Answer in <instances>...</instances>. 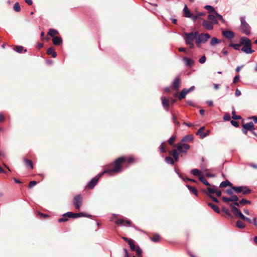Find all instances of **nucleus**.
<instances>
[{
	"instance_id": "35",
	"label": "nucleus",
	"mask_w": 257,
	"mask_h": 257,
	"mask_svg": "<svg viewBox=\"0 0 257 257\" xmlns=\"http://www.w3.org/2000/svg\"><path fill=\"white\" fill-rule=\"evenodd\" d=\"M191 173L193 175H198V177L200 176V175H203L201 172L197 169H192Z\"/></svg>"
},
{
	"instance_id": "28",
	"label": "nucleus",
	"mask_w": 257,
	"mask_h": 257,
	"mask_svg": "<svg viewBox=\"0 0 257 257\" xmlns=\"http://www.w3.org/2000/svg\"><path fill=\"white\" fill-rule=\"evenodd\" d=\"M65 215H67L69 218H76L78 217V213H73L72 212H67L65 213Z\"/></svg>"
},
{
	"instance_id": "5",
	"label": "nucleus",
	"mask_w": 257,
	"mask_h": 257,
	"mask_svg": "<svg viewBox=\"0 0 257 257\" xmlns=\"http://www.w3.org/2000/svg\"><path fill=\"white\" fill-rule=\"evenodd\" d=\"M82 197L81 195H77L74 197L73 199V203L75 208L79 209L82 204Z\"/></svg>"
},
{
	"instance_id": "38",
	"label": "nucleus",
	"mask_w": 257,
	"mask_h": 257,
	"mask_svg": "<svg viewBox=\"0 0 257 257\" xmlns=\"http://www.w3.org/2000/svg\"><path fill=\"white\" fill-rule=\"evenodd\" d=\"M220 43V41L215 37H213L211 38L210 41V45L211 46H214L215 44H218Z\"/></svg>"
},
{
	"instance_id": "27",
	"label": "nucleus",
	"mask_w": 257,
	"mask_h": 257,
	"mask_svg": "<svg viewBox=\"0 0 257 257\" xmlns=\"http://www.w3.org/2000/svg\"><path fill=\"white\" fill-rule=\"evenodd\" d=\"M243 186H232V189L236 193H239L243 190Z\"/></svg>"
},
{
	"instance_id": "33",
	"label": "nucleus",
	"mask_w": 257,
	"mask_h": 257,
	"mask_svg": "<svg viewBox=\"0 0 257 257\" xmlns=\"http://www.w3.org/2000/svg\"><path fill=\"white\" fill-rule=\"evenodd\" d=\"M243 190L241 191L243 195H247L251 192V190L247 186H243Z\"/></svg>"
},
{
	"instance_id": "62",
	"label": "nucleus",
	"mask_w": 257,
	"mask_h": 257,
	"mask_svg": "<svg viewBox=\"0 0 257 257\" xmlns=\"http://www.w3.org/2000/svg\"><path fill=\"white\" fill-rule=\"evenodd\" d=\"M195 87L194 86H192L189 89L186 88V91L187 92V94L192 91H193L195 89Z\"/></svg>"
},
{
	"instance_id": "56",
	"label": "nucleus",
	"mask_w": 257,
	"mask_h": 257,
	"mask_svg": "<svg viewBox=\"0 0 257 257\" xmlns=\"http://www.w3.org/2000/svg\"><path fill=\"white\" fill-rule=\"evenodd\" d=\"M235 216L236 217L240 218L242 220H244V219L245 217V216L242 214V213L240 211L237 214V215Z\"/></svg>"
},
{
	"instance_id": "34",
	"label": "nucleus",
	"mask_w": 257,
	"mask_h": 257,
	"mask_svg": "<svg viewBox=\"0 0 257 257\" xmlns=\"http://www.w3.org/2000/svg\"><path fill=\"white\" fill-rule=\"evenodd\" d=\"M205 15L204 13H201V12H197L196 15H192V20L194 22L197 19H198L201 16H203Z\"/></svg>"
},
{
	"instance_id": "15",
	"label": "nucleus",
	"mask_w": 257,
	"mask_h": 257,
	"mask_svg": "<svg viewBox=\"0 0 257 257\" xmlns=\"http://www.w3.org/2000/svg\"><path fill=\"white\" fill-rule=\"evenodd\" d=\"M180 79L179 77H176L172 83V86L175 89H178L180 86Z\"/></svg>"
},
{
	"instance_id": "12",
	"label": "nucleus",
	"mask_w": 257,
	"mask_h": 257,
	"mask_svg": "<svg viewBox=\"0 0 257 257\" xmlns=\"http://www.w3.org/2000/svg\"><path fill=\"white\" fill-rule=\"evenodd\" d=\"M242 127L244 128H246L247 130L251 132L252 131H254L255 130V127L253 124V123L252 121H250L248 123L243 124Z\"/></svg>"
},
{
	"instance_id": "45",
	"label": "nucleus",
	"mask_w": 257,
	"mask_h": 257,
	"mask_svg": "<svg viewBox=\"0 0 257 257\" xmlns=\"http://www.w3.org/2000/svg\"><path fill=\"white\" fill-rule=\"evenodd\" d=\"M214 14L215 15V16H216L218 20L221 21L223 23H225V20L221 15H220L217 12H214Z\"/></svg>"
},
{
	"instance_id": "2",
	"label": "nucleus",
	"mask_w": 257,
	"mask_h": 257,
	"mask_svg": "<svg viewBox=\"0 0 257 257\" xmlns=\"http://www.w3.org/2000/svg\"><path fill=\"white\" fill-rule=\"evenodd\" d=\"M240 29L241 32L246 35H248L250 33V27L245 21V17L241 16L240 18Z\"/></svg>"
},
{
	"instance_id": "55",
	"label": "nucleus",
	"mask_w": 257,
	"mask_h": 257,
	"mask_svg": "<svg viewBox=\"0 0 257 257\" xmlns=\"http://www.w3.org/2000/svg\"><path fill=\"white\" fill-rule=\"evenodd\" d=\"M223 119L225 121H229L230 119V115L228 113H226L224 115Z\"/></svg>"
},
{
	"instance_id": "59",
	"label": "nucleus",
	"mask_w": 257,
	"mask_h": 257,
	"mask_svg": "<svg viewBox=\"0 0 257 257\" xmlns=\"http://www.w3.org/2000/svg\"><path fill=\"white\" fill-rule=\"evenodd\" d=\"M230 123L232 125L235 126V127H238L239 126V124H238V123L237 121L234 120H231L230 121Z\"/></svg>"
},
{
	"instance_id": "3",
	"label": "nucleus",
	"mask_w": 257,
	"mask_h": 257,
	"mask_svg": "<svg viewBox=\"0 0 257 257\" xmlns=\"http://www.w3.org/2000/svg\"><path fill=\"white\" fill-rule=\"evenodd\" d=\"M198 35V32H190L185 34L184 40L186 44H191L197 38Z\"/></svg>"
},
{
	"instance_id": "21",
	"label": "nucleus",
	"mask_w": 257,
	"mask_h": 257,
	"mask_svg": "<svg viewBox=\"0 0 257 257\" xmlns=\"http://www.w3.org/2000/svg\"><path fill=\"white\" fill-rule=\"evenodd\" d=\"M186 187L188 188L190 192H191L192 193L194 194L195 196H198V193L197 189L195 187L193 186H191L188 184H186Z\"/></svg>"
},
{
	"instance_id": "58",
	"label": "nucleus",
	"mask_w": 257,
	"mask_h": 257,
	"mask_svg": "<svg viewBox=\"0 0 257 257\" xmlns=\"http://www.w3.org/2000/svg\"><path fill=\"white\" fill-rule=\"evenodd\" d=\"M206 59V57L205 56H203L199 59V62L201 64H203L205 62Z\"/></svg>"
},
{
	"instance_id": "6",
	"label": "nucleus",
	"mask_w": 257,
	"mask_h": 257,
	"mask_svg": "<svg viewBox=\"0 0 257 257\" xmlns=\"http://www.w3.org/2000/svg\"><path fill=\"white\" fill-rule=\"evenodd\" d=\"M161 99L163 108L166 111H169V107L170 106L169 100L164 97H161Z\"/></svg>"
},
{
	"instance_id": "17",
	"label": "nucleus",
	"mask_w": 257,
	"mask_h": 257,
	"mask_svg": "<svg viewBox=\"0 0 257 257\" xmlns=\"http://www.w3.org/2000/svg\"><path fill=\"white\" fill-rule=\"evenodd\" d=\"M174 159V161L178 162L179 160V153L176 150H173L170 153Z\"/></svg>"
},
{
	"instance_id": "7",
	"label": "nucleus",
	"mask_w": 257,
	"mask_h": 257,
	"mask_svg": "<svg viewBox=\"0 0 257 257\" xmlns=\"http://www.w3.org/2000/svg\"><path fill=\"white\" fill-rule=\"evenodd\" d=\"M222 199L225 202H234L237 201L238 200V197L236 195L232 194L230 197L222 196Z\"/></svg>"
},
{
	"instance_id": "32",
	"label": "nucleus",
	"mask_w": 257,
	"mask_h": 257,
	"mask_svg": "<svg viewBox=\"0 0 257 257\" xmlns=\"http://www.w3.org/2000/svg\"><path fill=\"white\" fill-rule=\"evenodd\" d=\"M236 226L240 229H243L245 227V224L240 220H237L236 223Z\"/></svg>"
},
{
	"instance_id": "4",
	"label": "nucleus",
	"mask_w": 257,
	"mask_h": 257,
	"mask_svg": "<svg viewBox=\"0 0 257 257\" xmlns=\"http://www.w3.org/2000/svg\"><path fill=\"white\" fill-rule=\"evenodd\" d=\"M177 148V151L179 154H186L187 152V150L190 149V146L186 144H178L176 145Z\"/></svg>"
},
{
	"instance_id": "60",
	"label": "nucleus",
	"mask_w": 257,
	"mask_h": 257,
	"mask_svg": "<svg viewBox=\"0 0 257 257\" xmlns=\"http://www.w3.org/2000/svg\"><path fill=\"white\" fill-rule=\"evenodd\" d=\"M210 131L209 130H207L206 131V132H204V134L202 135V138L201 139H204V138H205L206 137L208 136L209 133H210Z\"/></svg>"
},
{
	"instance_id": "30",
	"label": "nucleus",
	"mask_w": 257,
	"mask_h": 257,
	"mask_svg": "<svg viewBox=\"0 0 257 257\" xmlns=\"http://www.w3.org/2000/svg\"><path fill=\"white\" fill-rule=\"evenodd\" d=\"M193 137L190 136V135H187L186 136H185L182 140H181V142H190V141H192L193 140Z\"/></svg>"
},
{
	"instance_id": "61",
	"label": "nucleus",
	"mask_w": 257,
	"mask_h": 257,
	"mask_svg": "<svg viewBox=\"0 0 257 257\" xmlns=\"http://www.w3.org/2000/svg\"><path fill=\"white\" fill-rule=\"evenodd\" d=\"M37 182L36 181H32L30 182L29 183V187L30 188H32L33 187H34L35 185H36L37 184Z\"/></svg>"
},
{
	"instance_id": "46",
	"label": "nucleus",
	"mask_w": 257,
	"mask_h": 257,
	"mask_svg": "<svg viewBox=\"0 0 257 257\" xmlns=\"http://www.w3.org/2000/svg\"><path fill=\"white\" fill-rule=\"evenodd\" d=\"M204 9H205L207 10H208L209 12H213V13H214V12H216L214 10V8L212 6H210V5H206L204 7Z\"/></svg>"
},
{
	"instance_id": "63",
	"label": "nucleus",
	"mask_w": 257,
	"mask_h": 257,
	"mask_svg": "<svg viewBox=\"0 0 257 257\" xmlns=\"http://www.w3.org/2000/svg\"><path fill=\"white\" fill-rule=\"evenodd\" d=\"M239 79V75H236L233 79V83H236Z\"/></svg>"
},
{
	"instance_id": "49",
	"label": "nucleus",
	"mask_w": 257,
	"mask_h": 257,
	"mask_svg": "<svg viewBox=\"0 0 257 257\" xmlns=\"http://www.w3.org/2000/svg\"><path fill=\"white\" fill-rule=\"evenodd\" d=\"M91 216H92L91 215L87 214L86 213H85L84 212H79V213H78V217H86L90 218Z\"/></svg>"
},
{
	"instance_id": "8",
	"label": "nucleus",
	"mask_w": 257,
	"mask_h": 257,
	"mask_svg": "<svg viewBox=\"0 0 257 257\" xmlns=\"http://www.w3.org/2000/svg\"><path fill=\"white\" fill-rule=\"evenodd\" d=\"M222 34L224 37L228 39H232L235 36L234 33L232 31L229 30L224 31L222 32Z\"/></svg>"
},
{
	"instance_id": "9",
	"label": "nucleus",
	"mask_w": 257,
	"mask_h": 257,
	"mask_svg": "<svg viewBox=\"0 0 257 257\" xmlns=\"http://www.w3.org/2000/svg\"><path fill=\"white\" fill-rule=\"evenodd\" d=\"M213 24L208 21L203 20L202 22V26L208 30H212L213 28Z\"/></svg>"
},
{
	"instance_id": "20",
	"label": "nucleus",
	"mask_w": 257,
	"mask_h": 257,
	"mask_svg": "<svg viewBox=\"0 0 257 257\" xmlns=\"http://www.w3.org/2000/svg\"><path fill=\"white\" fill-rule=\"evenodd\" d=\"M53 43L55 45H60L62 43V39L61 37H55L53 39Z\"/></svg>"
},
{
	"instance_id": "26",
	"label": "nucleus",
	"mask_w": 257,
	"mask_h": 257,
	"mask_svg": "<svg viewBox=\"0 0 257 257\" xmlns=\"http://www.w3.org/2000/svg\"><path fill=\"white\" fill-rule=\"evenodd\" d=\"M187 94V92L186 91V88L183 89L180 94V95L178 97L179 100H181L184 98Z\"/></svg>"
},
{
	"instance_id": "41",
	"label": "nucleus",
	"mask_w": 257,
	"mask_h": 257,
	"mask_svg": "<svg viewBox=\"0 0 257 257\" xmlns=\"http://www.w3.org/2000/svg\"><path fill=\"white\" fill-rule=\"evenodd\" d=\"M24 48L22 46H17L14 48V50L18 53H22Z\"/></svg>"
},
{
	"instance_id": "52",
	"label": "nucleus",
	"mask_w": 257,
	"mask_h": 257,
	"mask_svg": "<svg viewBox=\"0 0 257 257\" xmlns=\"http://www.w3.org/2000/svg\"><path fill=\"white\" fill-rule=\"evenodd\" d=\"M115 222L116 224H120L122 226H126V225L124 224V220L123 219H118Z\"/></svg>"
},
{
	"instance_id": "53",
	"label": "nucleus",
	"mask_w": 257,
	"mask_h": 257,
	"mask_svg": "<svg viewBox=\"0 0 257 257\" xmlns=\"http://www.w3.org/2000/svg\"><path fill=\"white\" fill-rule=\"evenodd\" d=\"M176 139V136H172L171 137H170L168 140V143L172 145Z\"/></svg>"
},
{
	"instance_id": "48",
	"label": "nucleus",
	"mask_w": 257,
	"mask_h": 257,
	"mask_svg": "<svg viewBox=\"0 0 257 257\" xmlns=\"http://www.w3.org/2000/svg\"><path fill=\"white\" fill-rule=\"evenodd\" d=\"M239 203L241 205H244V204H250L251 203V201H249V200H246V199H245L244 198H243V199H242L241 200H240Z\"/></svg>"
},
{
	"instance_id": "57",
	"label": "nucleus",
	"mask_w": 257,
	"mask_h": 257,
	"mask_svg": "<svg viewBox=\"0 0 257 257\" xmlns=\"http://www.w3.org/2000/svg\"><path fill=\"white\" fill-rule=\"evenodd\" d=\"M233 185L231 186L232 187ZM233 189L232 187L231 188L227 189L225 191V193H227L228 195H232L233 194Z\"/></svg>"
},
{
	"instance_id": "18",
	"label": "nucleus",
	"mask_w": 257,
	"mask_h": 257,
	"mask_svg": "<svg viewBox=\"0 0 257 257\" xmlns=\"http://www.w3.org/2000/svg\"><path fill=\"white\" fill-rule=\"evenodd\" d=\"M183 61L186 66H191L194 64V61L189 58L183 57Z\"/></svg>"
},
{
	"instance_id": "44",
	"label": "nucleus",
	"mask_w": 257,
	"mask_h": 257,
	"mask_svg": "<svg viewBox=\"0 0 257 257\" xmlns=\"http://www.w3.org/2000/svg\"><path fill=\"white\" fill-rule=\"evenodd\" d=\"M160 236L159 234H156L153 236L151 237L150 239L154 242H158L160 239Z\"/></svg>"
},
{
	"instance_id": "43",
	"label": "nucleus",
	"mask_w": 257,
	"mask_h": 257,
	"mask_svg": "<svg viewBox=\"0 0 257 257\" xmlns=\"http://www.w3.org/2000/svg\"><path fill=\"white\" fill-rule=\"evenodd\" d=\"M241 45L240 43L239 44H230L229 47L233 48L236 50H239V47Z\"/></svg>"
},
{
	"instance_id": "19",
	"label": "nucleus",
	"mask_w": 257,
	"mask_h": 257,
	"mask_svg": "<svg viewBox=\"0 0 257 257\" xmlns=\"http://www.w3.org/2000/svg\"><path fill=\"white\" fill-rule=\"evenodd\" d=\"M232 184L228 180H226L224 181H222L219 185V187L223 188L227 186H232Z\"/></svg>"
},
{
	"instance_id": "36",
	"label": "nucleus",
	"mask_w": 257,
	"mask_h": 257,
	"mask_svg": "<svg viewBox=\"0 0 257 257\" xmlns=\"http://www.w3.org/2000/svg\"><path fill=\"white\" fill-rule=\"evenodd\" d=\"M231 208V211L235 216L237 215V214L240 211L236 206L232 205H229Z\"/></svg>"
},
{
	"instance_id": "10",
	"label": "nucleus",
	"mask_w": 257,
	"mask_h": 257,
	"mask_svg": "<svg viewBox=\"0 0 257 257\" xmlns=\"http://www.w3.org/2000/svg\"><path fill=\"white\" fill-rule=\"evenodd\" d=\"M241 50L246 54H251L254 52V51L251 49V44L243 46Z\"/></svg>"
},
{
	"instance_id": "23",
	"label": "nucleus",
	"mask_w": 257,
	"mask_h": 257,
	"mask_svg": "<svg viewBox=\"0 0 257 257\" xmlns=\"http://www.w3.org/2000/svg\"><path fill=\"white\" fill-rule=\"evenodd\" d=\"M47 54L48 55H52V56L53 58H55L57 57V53L55 51V50L53 47H50L48 49Z\"/></svg>"
},
{
	"instance_id": "42",
	"label": "nucleus",
	"mask_w": 257,
	"mask_h": 257,
	"mask_svg": "<svg viewBox=\"0 0 257 257\" xmlns=\"http://www.w3.org/2000/svg\"><path fill=\"white\" fill-rule=\"evenodd\" d=\"M205 129L204 126L201 127L196 132V135L197 136H199L201 138H202V135L204 134L203 131Z\"/></svg>"
},
{
	"instance_id": "16",
	"label": "nucleus",
	"mask_w": 257,
	"mask_h": 257,
	"mask_svg": "<svg viewBox=\"0 0 257 257\" xmlns=\"http://www.w3.org/2000/svg\"><path fill=\"white\" fill-rule=\"evenodd\" d=\"M184 15L185 17L192 18V14L189 11L187 5H185L183 9Z\"/></svg>"
},
{
	"instance_id": "1",
	"label": "nucleus",
	"mask_w": 257,
	"mask_h": 257,
	"mask_svg": "<svg viewBox=\"0 0 257 257\" xmlns=\"http://www.w3.org/2000/svg\"><path fill=\"white\" fill-rule=\"evenodd\" d=\"M125 160H126V158L124 157H120L116 159L114 162L115 167L113 169H105L103 172L98 174L88 182L87 185V187L90 189H93L97 184L99 179L105 173H108L111 174L113 172H120L122 169L121 165Z\"/></svg>"
},
{
	"instance_id": "39",
	"label": "nucleus",
	"mask_w": 257,
	"mask_h": 257,
	"mask_svg": "<svg viewBox=\"0 0 257 257\" xmlns=\"http://www.w3.org/2000/svg\"><path fill=\"white\" fill-rule=\"evenodd\" d=\"M58 34V31L56 30L51 29L49 30L48 34L52 37H55L54 36Z\"/></svg>"
},
{
	"instance_id": "54",
	"label": "nucleus",
	"mask_w": 257,
	"mask_h": 257,
	"mask_svg": "<svg viewBox=\"0 0 257 257\" xmlns=\"http://www.w3.org/2000/svg\"><path fill=\"white\" fill-rule=\"evenodd\" d=\"M137 252V255L138 257H142V249L139 246H137L136 250H135Z\"/></svg>"
},
{
	"instance_id": "14",
	"label": "nucleus",
	"mask_w": 257,
	"mask_h": 257,
	"mask_svg": "<svg viewBox=\"0 0 257 257\" xmlns=\"http://www.w3.org/2000/svg\"><path fill=\"white\" fill-rule=\"evenodd\" d=\"M201 191L209 197V195L212 196V194L215 193V190L213 188L208 187L207 190L202 189Z\"/></svg>"
},
{
	"instance_id": "64",
	"label": "nucleus",
	"mask_w": 257,
	"mask_h": 257,
	"mask_svg": "<svg viewBox=\"0 0 257 257\" xmlns=\"http://www.w3.org/2000/svg\"><path fill=\"white\" fill-rule=\"evenodd\" d=\"M252 223H253L255 227H257V220L256 217H254L252 220Z\"/></svg>"
},
{
	"instance_id": "37",
	"label": "nucleus",
	"mask_w": 257,
	"mask_h": 257,
	"mask_svg": "<svg viewBox=\"0 0 257 257\" xmlns=\"http://www.w3.org/2000/svg\"><path fill=\"white\" fill-rule=\"evenodd\" d=\"M221 210H222V212H224L225 213V214L227 216L230 217H232L231 214L230 213L229 210L226 207H225V206H222V207Z\"/></svg>"
},
{
	"instance_id": "11",
	"label": "nucleus",
	"mask_w": 257,
	"mask_h": 257,
	"mask_svg": "<svg viewBox=\"0 0 257 257\" xmlns=\"http://www.w3.org/2000/svg\"><path fill=\"white\" fill-rule=\"evenodd\" d=\"M198 36L199 39L202 42V43L206 42L210 37V35L207 33H201L200 35L198 34Z\"/></svg>"
},
{
	"instance_id": "51",
	"label": "nucleus",
	"mask_w": 257,
	"mask_h": 257,
	"mask_svg": "<svg viewBox=\"0 0 257 257\" xmlns=\"http://www.w3.org/2000/svg\"><path fill=\"white\" fill-rule=\"evenodd\" d=\"M232 118L234 120L239 119L241 118V116L236 115V114H235V111L234 110L232 111Z\"/></svg>"
},
{
	"instance_id": "22",
	"label": "nucleus",
	"mask_w": 257,
	"mask_h": 257,
	"mask_svg": "<svg viewBox=\"0 0 257 257\" xmlns=\"http://www.w3.org/2000/svg\"><path fill=\"white\" fill-rule=\"evenodd\" d=\"M207 205L210 206L215 212L220 213V210L217 206L210 202L208 203Z\"/></svg>"
},
{
	"instance_id": "24",
	"label": "nucleus",
	"mask_w": 257,
	"mask_h": 257,
	"mask_svg": "<svg viewBox=\"0 0 257 257\" xmlns=\"http://www.w3.org/2000/svg\"><path fill=\"white\" fill-rule=\"evenodd\" d=\"M24 162L27 167H29L30 169L33 168V164L32 161L26 159H24Z\"/></svg>"
},
{
	"instance_id": "13",
	"label": "nucleus",
	"mask_w": 257,
	"mask_h": 257,
	"mask_svg": "<svg viewBox=\"0 0 257 257\" xmlns=\"http://www.w3.org/2000/svg\"><path fill=\"white\" fill-rule=\"evenodd\" d=\"M240 44L243 46L251 44L250 40L248 38L245 37H241L240 39Z\"/></svg>"
},
{
	"instance_id": "25",
	"label": "nucleus",
	"mask_w": 257,
	"mask_h": 257,
	"mask_svg": "<svg viewBox=\"0 0 257 257\" xmlns=\"http://www.w3.org/2000/svg\"><path fill=\"white\" fill-rule=\"evenodd\" d=\"M208 19L211 20V22H212L213 24H217L218 23L217 20L213 15H209L208 16Z\"/></svg>"
},
{
	"instance_id": "50",
	"label": "nucleus",
	"mask_w": 257,
	"mask_h": 257,
	"mask_svg": "<svg viewBox=\"0 0 257 257\" xmlns=\"http://www.w3.org/2000/svg\"><path fill=\"white\" fill-rule=\"evenodd\" d=\"M14 11H15L16 12H20V10H21V7L19 4V3H16L14 6Z\"/></svg>"
},
{
	"instance_id": "29",
	"label": "nucleus",
	"mask_w": 257,
	"mask_h": 257,
	"mask_svg": "<svg viewBox=\"0 0 257 257\" xmlns=\"http://www.w3.org/2000/svg\"><path fill=\"white\" fill-rule=\"evenodd\" d=\"M165 161L168 164H170L172 165L174 164V160L172 157L170 156L166 157L165 159Z\"/></svg>"
},
{
	"instance_id": "47",
	"label": "nucleus",
	"mask_w": 257,
	"mask_h": 257,
	"mask_svg": "<svg viewBox=\"0 0 257 257\" xmlns=\"http://www.w3.org/2000/svg\"><path fill=\"white\" fill-rule=\"evenodd\" d=\"M68 216H67V215H65V213L63 215V217H61V218H60L59 219H58V222H65L66 221L68 220Z\"/></svg>"
},
{
	"instance_id": "31",
	"label": "nucleus",
	"mask_w": 257,
	"mask_h": 257,
	"mask_svg": "<svg viewBox=\"0 0 257 257\" xmlns=\"http://www.w3.org/2000/svg\"><path fill=\"white\" fill-rule=\"evenodd\" d=\"M199 180L206 186H210V184L205 179L203 175L199 176Z\"/></svg>"
},
{
	"instance_id": "40",
	"label": "nucleus",
	"mask_w": 257,
	"mask_h": 257,
	"mask_svg": "<svg viewBox=\"0 0 257 257\" xmlns=\"http://www.w3.org/2000/svg\"><path fill=\"white\" fill-rule=\"evenodd\" d=\"M128 244L130 245V247L131 248V249L133 250V251H135L136 250V248H137V247L133 241V240L132 239V240H130L129 241V243H128Z\"/></svg>"
}]
</instances>
